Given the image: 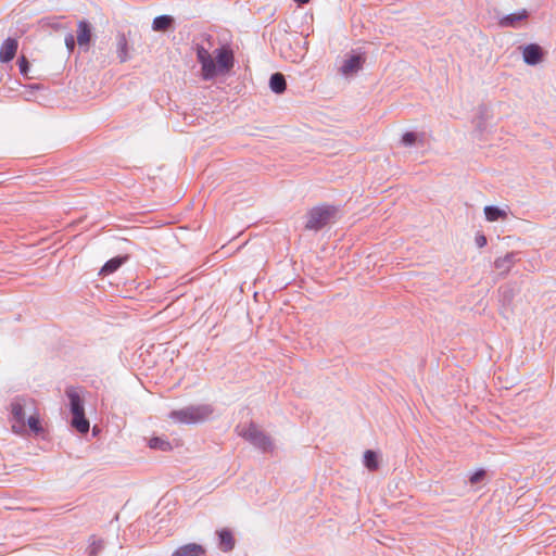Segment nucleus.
Returning <instances> with one entry per match:
<instances>
[{"label":"nucleus","instance_id":"f257e3e1","mask_svg":"<svg viewBox=\"0 0 556 556\" xmlns=\"http://www.w3.org/2000/svg\"><path fill=\"white\" fill-rule=\"evenodd\" d=\"M216 63L211 53L203 47L197 48V59L201 64L202 77L213 78L217 71L228 72L233 66V52L229 47H222L215 50Z\"/></svg>","mask_w":556,"mask_h":556},{"label":"nucleus","instance_id":"f03ea898","mask_svg":"<svg viewBox=\"0 0 556 556\" xmlns=\"http://www.w3.org/2000/svg\"><path fill=\"white\" fill-rule=\"evenodd\" d=\"M66 395L70 400L72 418V427L80 433H87L89 430V421L85 417V409L83 400L76 388L70 387L66 389Z\"/></svg>","mask_w":556,"mask_h":556},{"label":"nucleus","instance_id":"7ed1b4c3","mask_svg":"<svg viewBox=\"0 0 556 556\" xmlns=\"http://www.w3.org/2000/svg\"><path fill=\"white\" fill-rule=\"evenodd\" d=\"M338 208L333 205H318L307 212L305 228L308 230H319L334 220Z\"/></svg>","mask_w":556,"mask_h":556},{"label":"nucleus","instance_id":"20e7f679","mask_svg":"<svg viewBox=\"0 0 556 556\" xmlns=\"http://www.w3.org/2000/svg\"><path fill=\"white\" fill-rule=\"evenodd\" d=\"M238 434L252 444L267 450L270 446V440L266 437L254 424H250L248 427H238Z\"/></svg>","mask_w":556,"mask_h":556},{"label":"nucleus","instance_id":"39448f33","mask_svg":"<svg viewBox=\"0 0 556 556\" xmlns=\"http://www.w3.org/2000/svg\"><path fill=\"white\" fill-rule=\"evenodd\" d=\"M208 413L205 407H187L173 412L170 417L179 422L192 424L202 420Z\"/></svg>","mask_w":556,"mask_h":556},{"label":"nucleus","instance_id":"423d86ee","mask_svg":"<svg viewBox=\"0 0 556 556\" xmlns=\"http://www.w3.org/2000/svg\"><path fill=\"white\" fill-rule=\"evenodd\" d=\"M26 400L15 399L11 403V414L13 417L12 430L16 433H22L25 430V413Z\"/></svg>","mask_w":556,"mask_h":556},{"label":"nucleus","instance_id":"0eeeda50","mask_svg":"<svg viewBox=\"0 0 556 556\" xmlns=\"http://www.w3.org/2000/svg\"><path fill=\"white\" fill-rule=\"evenodd\" d=\"M523 61L529 65L541 63L546 54L544 49L535 43H530L521 48Z\"/></svg>","mask_w":556,"mask_h":556},{"label":"nucleus","instance_id":"6e6552de","mask_svg":"<svg viewBox=\"0 0 556 556\" xmlns=\"http://www.w3.org/2000/svg\"><path fill=\"white\" fill-rule=\"evenodd\" d=\"M364 62L365 58L361 54L350 55L343 61L340 72L344 76L353 75L363 67Z\"/></svg>","mask_w":556,"mask_h":556},{"label":"nucleus","instance_id":"1a4fd4ad","mask_svg":"<svg viewBox=\"0 0 556 556\" xmlns=\"http://www.w3.org/2000/svg\"><path fill=\"white\" fill-rule=\"evenodd\" d=\"M18 42L14 38H7L0 47V62L8 63L12 61L16 54Z\"/></svg>","mask_w":556,"mask_h":556},{"label":"nucleus","instance_id":"9d476101","mask_svg":"<svg viewBox=\"0 0 556 556\" xmlns=\"http://www.w3.org/2000/svg\"><path fill=\"white\" fill-rule=\"evenodd\" d=\"M205 549L197 543H188L177 548L172 556H204Z\"/></svg>","mask_w":556,"mask_h":556},{"label":"nucleus","instance_id":"9b49d317","mask_svg":"<svg viewBox=\"0 0 556 556\" xmlns=\"http://www.w3.org/2000/svg\"><path fill=\"white\" fill-rule=\"evenodd\" d=\"M91 39V27L86 21H80L77 24V43L88 46Z\"/></svg>","mask_w":556,"mask_h":556},{"label":"nucleus","instance_id":"f8f14e48","mask_svg":"<svg viewBox=\"0 0 556 556\" xmlns=\"http://www.w3.org/2000/svg\"><path fill=\"white\" fill-rule=\"evenodd\" d=\"M218 536H219V546H220L222 551L229 552L233 548L235 539L232 536V533L229 530L223 529V530L218 531Z\"/></svg>","mask_w":556,"mask_h":556},{"label":"nucleus","instance_id":"ddd939ff","mask_svg":"<svg viewBox=\"0 0 556 556\" xmlns=\"http://www.w3.org/2000/svg\"><path fill=\"white\" fill-rule=\"evenodd\" d=\"M174 18L169 15H161L153 20L152 28L155 31H166L172 27Z\"/></svg>","mask_w":556,"mask_h":556},{"label":"nucleus","instance_id":"4468645a","mask_svg":"<svg viewBox=\"0 0 556 556\" xmlns=\"http://www.w3.org/2000/svg\"><path fill=\"white\" fill-rule=\"evenodd\" d=\"M528 12L526 10H521L518 13H513L507 16H504L501 20V25L506 27H514L516 24L525 18H527Z\"/></svg>","mask_w":556,"mask_h":556},{"label":"nucleus","instance_id":"2eb2a0df","mask_svg":"<svg viewBox=\"0 0 556 556\" xmlns=\"http://www.w3.org/2000/svg\"><path fill=\"white\" fill-rule=\"evenodd\" d=\"M270 89L276 93H282L286 90L287 84L282 74L275 73L269 80Z\"/></svg>","mask_w":556,"mask_h":556},{"label":"nucleus","instance_id":"dca6fc26","mask_svg":"<svg viewBox=\"0 0 556 556\" xmlns=\"http://www.w3.org/2000/svg\"><path fill=\"white\" fill-rule=\"evenodd\" d=\"M484 214H485V218L489 222H495L497 219H506L507 218L506 211L501 210V208L495 207V206H485L484 207Z\"/></svg>","mask_w":556,"mask_h":556},{"label":"nucleus","instance_id":"f3484780","mask_svg":"<svg viewBox=\"0 0 556 556\" xmlns=\"http://www.w3.org/2000/svg\"><path fill=\"white\" fill-rule=\"evenodd\" d=\"M125 258L124 257H114V258H111L110 261H108L103 267L101 268L100 270V274L102 275H110L114 271H116L121 266L122 264L124 263Z\"/></svg>","mask_w":556,"mask_h":556},{"label":"nucleus","instance_id":"a211bd4d","mask_svg":"<svg viewBox=\"0 0 556 556\" xmlns=\"http://www.w3.org/2000/svg\"><path fill=\"white\" fill-rule=\"evenodd\" d=\"M149 446L154 450L169 451L172 450L170 443L163 438H152L149 440Z\"/></svg>","mask_w":556,"mask_h":556},{"label":"nucleus","instance_id":"6ab92c4d","mask_svg":"<svg viewBox=\"0 0 556 556\" xmlns=\"http://www.w3.org/2000/svg\"><path fill=\"white\" fill-rule=\"evenodd\" d=\"M117 47L119 60L125 62L128 59V42L124 35L118 37Z\"/></svg>","mask_w":556,"mask_h":556},{"label":"nucleus","instance_id":"aec40b11","mask_svg":"<svg viewBox=\"0 0 556 556\" xmlns=\"http://www.w3.org/2000/svg\"><path fill=\"white\" fill-rule=\"evenodd\" d=\"M364 463H365V466L369 469V470H375L378 468V460H377V455L375 452L368 450L365 452L364 454Z\"/></svg>","mask_w":556,"mask_h":556},{"label":"nucleus","instance_id":"412c9836","mask_svg":"<svg viewBox=\"0 0 556 556\" xmlns=\"http://www.w3.org/2000/svg\"><path fill=\"white\" fill-rule=\"evenodd\" d=\"M27 425H28L29 429L35 433H39L42 431V427L40 424V418H39L38 413H34L28 417Z\"/></svg>","mask_w":556,"mask_h":556},{"label":"nucleus","instance_id":"4be33fe9","mask_svg":"<svg viewBox=\"0 0 556 556\" xmlns=\"http://www.w3.org/2000/svg\"><path fill=\"white\" fill-rule=\"evenodd\" d=\"M513 264V254H507L504 257L497 258L495 261V267L497 269H502L503 271H507Z\"/></svg>","mask_w":556,"mask_h":556},{"label":"nucleus","instance_id":"5701e85b","mask_svg":"<svg viewBox=\"0 0 556 556\" xmlns=\"http://www.w3.org/2000/svg\"><path fill=\"white\" fill-rule=\"evenodd\" d=\"M402 142L405 146H412L416 142V135L414 132H406L402 138Z\"/></svg>","mask_w":556,"mask_h":556},{"label":"nucleus","instance_id":"b1692460","mask_svg":"<svg viewBox=\"0 0 556 556\" xmlns=\"http://www.w3.org/2000/svg\"><path fill=\"white\" fill-rule=\"evenodd\" d=\"M484 476H485L484 470H482V469H481V470H478V471H476V472L470 477L469 481H470V483H471V484H476V483H478L479 481H481V480L484 478Z\"/></svg>","mask_w":556,"mask_h":556},{"label":"nucleus","instance_id":"393cba45","mask_svg":"<svg viewBox=\"0 0 556 556\" xmlns=\"http://www.w3.org/2000/svg\"><path fill=\"white\" fill-rule=\"evenodd\" d=\"M20 71L22 74H26L28 70V61L25 56H22L18 61Z\"/></svg>","mask_w":556,"mask_h":556},{"label":"nucleus","instance_id":"a878e982","mask_svg":"<svg viewBox=\"0 0 556 556\" xmlns=\"http://www.w3.org/2000/svg\"><path fill=\"white\" fill-rule=\"evenodd\" d=\"M65 45L67 47V49L70 51H73L74 47H75V39L73 37V35H68L66 38H65Z\"/></svg>","mask_w":556,"mask_h":556},{"label":"nucleus","instance_id":"bb28decb","mask_svg":"<svg viewBox=\"0 0 556 556\" xmlns=\"http://www.w3.org/2000/svg\"><path fill=\"white\" fill-rule=\"evenodd\" d=\"M477 242L479 247H483L486 243V239L484 236H480L479 238H477Z\"/></svg>","mask_w":556,"mask_h":556},{"label":"nucleus","instance_id":"cd10ccee","mask_svg":"<svg viewBox=\"0 0 556 556\" xmlns=\"http://www.w3.org/2000/svg\"><path fill=\"white\" fill-rule=\"evenodd\" d=\"M295 2H298L299 4H304V3H307L309 0H294Z\"/></svg>","mask_w":556,"mask_h":556},{"label":"nucleus","instance_id":"c85d7f7f","mask_svg":"<svg viewBox=\"0 0 556 556\" xmlns=\"http://www.w3.org/2000/svg\"><path fill=\"white\" fill-rule=\"evenodd\" d=\"M98 548H100V546L93 547L90 556H93Z\"/></svg>","mask_w":556,"mask_h":556}]
</instances>
